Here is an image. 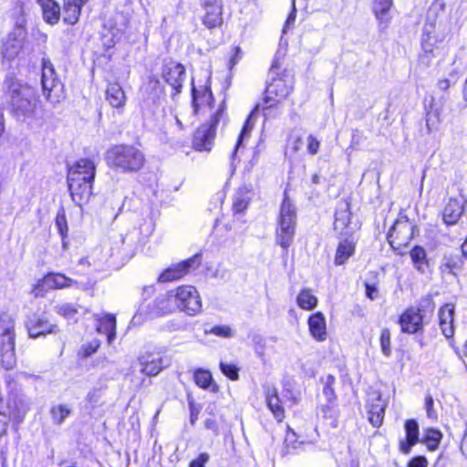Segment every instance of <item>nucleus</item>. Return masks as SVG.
<instances>
[{"mask_svg":"<svg viewBox=\"0 0 467 467\" xmlns=\"http://www.w3.org/2000/svg\"><path fill=\"white\" fill-rule=\"evenodd\" d=\"M444 7L441 1H435L428 10L427 22L423 26L421 39L422 52L420 55V64L426 67L432 63L433 58L441 54V45L450 34L449 26L435 19L440 12H444Z\"/></svg>","mask_w":467,"mask_h":467,"instance_id":"1","label":"nucleus"},{"mask_svg":"<svg viewBox=\"0 0 467 467\" xmlns=\"http://www.w3.org/2000/svg\"><path fill=\"white\" fill-rule=\"evenodd\" d=\"M107 164L123 173L140 171L145 162L142 151L130 144H118L110 147L105 154Z\"/></svg>","mask_w":467,"mask_h":467,"instance_id":"2","label":"nucleus"},{"mask_svg":"<svg viewBox=\"0 0 467 467\" xmlns=\"http://www.w3.org/2000/svg\"><path fill=\"white\" fill-rule=\"evenodd\" d=\"M293 89V80L288 76L274 78L265 89V99L257 105L265 118L274 117L280 113L279 106Z\"/></svg>","mask_w":467,"mask_h":467,"instance_id":"3","label":"nucleus"},{"mask_svg":"<svg viewBox=\"0 0 467 467\" xmlns=\"http://www.w3.org/2000/svg\"><path fill=\"white\" fill-rule=\"evenodd\" d=\"M296 208L293 202L285 193L281 203L277 225L275 228V243L287 252L296 234Z\"/></svg>","mask_w":467,"mask_h":467,"instance_id":"4","label":"nucleus"},{"mask_svg":"<svg viewBox=\"0 0 467 467\" xmlns=\"http://www.w3.org/2000/svg\"><path fill=\"white\" fill-rule=\"evenodd\" d=\"M10 106L17 117L31 116L36 108V91L33 88L10 78L6 80Z\"/></svg>","mask_w":467,"mask_h":467,"instance_id":"5","label":"nucleus"},{"mask_svg":"<svg viewBox=\"0 0 467 467\" xmlns=\"http://www.w3.org/2000/svg\"><path fill=\"white\" fill-rule=\"evenodd\" d=\"M16 320L7 312L0 313V364L5 369H12L16 364Z\"/></svg>","mask_w":467,"mask_h":467,"instance_id":"6","label":"nucleus"},{"mask_svg":"<svg viewBox=\"0 0 467 467\" xmlns=\"http://www.w3.org/2000/svg\"><path fill=\"white\" fill-rule=\"evenodd\" d=\"M41 83L43 95L51 104H57L64 99L63 85L57 78L53 65L47 59L42 61Z\"/></svg>","mask_w":467,"mask_h":467,"instance_id":"7","label":"nucleus"},{"mask_svg":"<svg viewBox=\"0 0 467 467\" xmlns=\"http://www.w3.org/2000/svg\"><path fill=\"white\" fill-rule=\"evenodd\" d=\"M224 112V105L222 103L208 123L202 125L195 131L192 144L196 150L210 151L216 136V127Z\"/></svg>","mask_w":467,"mask_h":467,"instance_id":"8","label":"nucleus"},{"mask_svg":"<svg viewBox=\"0 0 467 467\" xmlns=\"http://www.w3.org/2000/svg\"><path fill=\"white\" fill-rule=\"evenodd\" d=\"M134 227L126 234H120V242L128 250L136 248L139 244L145 243L147 239L153 234L155 224L150 217L136 216L134 220Z\"/></svg>","mask_w":467,"mask_h":467,"instance_id":"9","label":"nucleus"},{"mask_svg":"<svg viewBox=\"0 0 467 467\" xmlns=\"http://www.w3.org/2000/svg\"><path fill=\"white\" fill-rule=\"evenodd\" d=\"M178 309L176 298L174 297L173 291H168L167 293L159 296L152 302L150 310L145 312L143 307L140 306L138 312L132 317V324H140L142 320V316L145 315L149 317H154L163 315H168Z\"/></svg>","mask_w":467,"mask_h":467,"instance_id":"10","label":"nucleus"},{"mask_svg":"<svg viewBox=\"0 0 467 467\" xmlns=\"http://www.w3.org/2000/svg\"><path fill=\"white\" fill-rule=\"evenodd\" d=\"M141 103L143 110L153 111L164 99V88L156 76H149L147 81L140 89Z\"/></svg>","mask_w":467,"mask_h":467,"instance_id":"11","label":"nucleus"},{"mask_svg":"<svg viewBox=\"0 0 467 467\" xmlns=\"http://www.w3.org/2000/svg\"><path fill=\"white\" fill-rule=\"evenodd\" d=\"M172 291L176 298L178 309L189 316H195L201 312L202 301L195 287L183 285Z\"/></svg>","mask_w":467,"mask_h":467,"instance_id":"12","label":"nucleus"},{"mask_svg":"<svg viewBox=\"0 0 467 467\" xmlns=\"http://www.w3.org/2000/svg\"><path fill=\"white\" fill-rule=\"evenodd\" d=\"M77 284V281L60 273H48L39 279L33 286L31 294L35 297H42L52 289H63Z\"/></svg>","mask_w":467,"mask_h":467,"instance_id":"13","label":"nucleus"},{"mask_svg":"<svg viewBox=\"0 0 467 467\" xmlns=\"http://www.w3.org/2000/svg\"><path fill=\"white\" fill-rule=\"evenodd\" d=\"M413 223L407 217H400L388 234L389 244L394 249L406 246L413 238Z\"/></svg>","mask_w":467,"mask_h":467,"instance_id":"14","label":"nucleus"},{"mask_svg":"<svg viewBox=\"0 0 467 467\" xmlns=\"http://www.w3.org/2000/svg\"><path fill=\"white\" fill-rule=\"evenodd\" d=\"M161 76L164 81L171 88V97L181 93L182 83L186 78L184 67L172 60L166 61L162 66Z\"/></svg>","mask_w":467,"mask_h":467,"instance_id":"15","label":"nucleus"},{"mask_svg":"<svg viewBox=\"0 0 467 467\" xmlns=\"http://www.w3.org/2000/svg\"><path fill=\"white\" fill-rule=\"evenodd\" d=\"M26 32L24 26H18L3 40L1 54L6 60H13L21 52L26 40Z\"/></svg>","mask_w":467,"mask_h":467,"instance_id":"16","label":"nucleus"},{"mask_svg":"<svg viewBox=\"0 0 467 467\" xmlns=\"http://www.w3.org/2000/svg\"><path fill=\"white\" fill-rule=\"evenodd\" d=\"M201 262V255L195 254L187 260L171 265L159 275L158 280L162 283L178 280L190 271L199 267Z\"/></svg>","mask_w":467,"mask_h":467,"instance_id":"17","label":"nucleus"},{"mask_svg":"<svg viewBox=\"0 0 467 467\" xmlns=\"http://www.w3.org/2000/svg\"><path fill=\"white\" fill-rule=\"evenodd\" d=\"M204 10L202 23L208 28H214L223 23V3L221 0H200Z\"/></svg>","mask_w":467,"mask_h":467,"instance_id":"18","label":"nucleus"},{"mask_svg":"<svg viewBox=\"0 0 467 467\" xmlns=\"http://www.w3.org/2000/svg\"><path fill=\"white\" fill-rule=\"evenodd\" d=\"M423 317L417 307H409L400 317L399 323L403 333L415 334L423 328Z\"/></svg>","mask_w":467,"mask_h":467,"instance_id":"19","label":"nucleus"},{"mask_svg":"<svg viewBox=\"0 0 467 467\" xmlns=\"http://www.w3.org/2000/svg\"><path fill=\"white\" fill-rule=\"evenodd\" d=\"M96 166L89 159H80L68 170L67 178L80 179L81 182H93Z\"/></svg>","mask_w":467,"mask_h":467,"instance_id":"20","label":"nucleus"},{"mask_svg":"<svg viewBox=\"0 0 467 467\" xmlns=\"http://www.w3.org/2000/svg\"><path fill=\"white\" fill-rule=\"evenodd\" d=\"M26 327L30 337L36 338L43 335L55 332L56 325L50 323L43 315H32L26 321Z\"/></svg>","mask_w":467,"mask_h":467,"instance_id":"21","label":"nucleus"},{"mask_svg":"<svg viewBox=\"0 0 467 467\" xmlns=\"http://www.w3.org/2000/svg\"><path fill=\"white\" fill-rule=\"evenodd\" d=\"M67 182L72 200L77 205L81 206L88 202L93 182H81L80 179L75 178H67Z\"/></svg>","mask_w":467,"mask_h":467,"instance_id":"22","label":"nucleus"},{"mask_svg":"<svg viewBox=\"0 0 467 467\" xmlns=\"http://www.w3.org/2000/svg\"><path fill=\"white\" fill-rule=\"evenodd\" d=\"M96 330L99 334L107 336L109 344H112L116 338V317L111 314L95 315Z\"/></svg>","mask_w":467,"mask_h":467,"instance_id":"23","label":"nucleus"},{"mask_svg":"<svg viewBox=\"0 0 467 467\" xmlns=\"http://www.w3.org/2000/svg\"><path fill=\"white\" fill-rule=\"evenodd\" d=\"M454 310L455 306L451 303L444 304L439 309L440 327L447 338H451L454 335Z\"/></svg>","mask_w":467,"mask_h":467,"instance_id":"24","label":"nucleus"},{"mask_svg":"<svg viewBox=\"0 0 467 467\" xmlns=\"http://www.w3.org/2000/svg\"><path fill=\"white\" fill-rule=\"evenodd\" d=\"M265 403L276 420L282 421L285 418V410L278 397L277 389L274 386L265 387Z\"/></svg>","mask_w":467,"mask_h":467,"instance_id":"25","label":"nucleus"},{"mask_svg":"<svg viewBox=\"0 0 467 467\" xmlns=\"http://www.w3.org/2000/svg\"><path fill=\"white\" fill-rule=\"evenodd\" d=\"M310 335L318 342L327 339V322L321 312L312 314L307 320Z\"/></svg>","mask_w":467,"mask_h":467,"instance_id":"26","label":"nucleus"},{"mask_svg":"<svg viewBox=\"0 0 467 467\" xmlns=\"http://www.w3.org/2000/svg\"><path fill=\"white\" fill-rule=\"evenodd\" d=\"M140 370L146 375L155 376L166 366L159 353L143 355L140 358Z\"/></svg>","mask_w":467,"mask_h":467,"instance_id":"27","label":"nucleus"},{"mask_svg":"<svg viewBox=\"0 0 467 467\" xmlns=\"http://www.w3.org/2000/svg\"><path fill=\"white\" fill-rule=\"evenodd\" d=\"M464 202L462 198H450L443 209V221L446 224H455L463 213Z\"/></svg>","mask_w":467,"mask_h":467,"instance_id":"28","label":"nucleus"},{"mask_svg":"<svg viewBox=\"0 0 467 467\" xmlns=\"http://www.w3.org/2000/svg\"><path fill=\"white\" fill-rule=\"evenodd\" d=\"M192 106L193 111L197 114L202 109L208 108L211 109L213 105V98L209 87H203L197 89L192 87Z\"/></svg>","mask_w":467,"mask_h":467,"instance_id":"29","label":"nucleus"},{"mask_svg":"<svg viewBox=\"0 0 467 467\" xmlns=\"http://www.w3.org/2000/svg\"><path fill=\"white\" fill-rule=\"evenodd\" d=\"M391 7L392 0H374L373 12L379 22L380 30L386 29L391 21Z\"/></svg>","mask_w":467,"mask_h":467,"instance_id":"30","label":"nucleus"},{"mask_svg":"<svg viewBox=\"0 0 467 467\" xmlns=\"http://www.w3.org/2000/svg\"><path fill=\"white\" fill-rule=\"evenodd\" d=\"M425 108L426 127L428 132L431 133L437 130L439 128V125L441 123V114L442 111V108L434 101V99L432 97L431 98L430 101H425Z\"/></svg>","mask_w":467,"mask_h":467,"instance_id":"31","label":"nucleus"},{"mask_svg":"<svg viewBox=\"0 0 467 467\" xmlns=\"http://www.w3.org/2000/svg\"><path fill=\"white\" fill-rule=\"evenodd\" d=\"M404 427L406 438L400 441V450L402 453L409 454L411 447L419 441V425L415 420H407Z\"/></svg>","mask_w":467,"mask_h":467,"instance_id":"32","label":"nucleus"},{"mask_svg":"<svg viewBox=\"0 0 467 467\" xmlns=\"http://www.w3.org/2000/svg\"><path fill=\"white\" fill-rule=\"evenodd\" d=\"M356 242L352 235L341 240L337 245L334 263L337 265H344L354 254Z\"/></svg>","mask_w":467,"mask_h":467,"instance_id":"33","label":"nucleus"},{"mask_svg":"<svg viewBox=\"0 0 467 467\" xmlns=\"http://www.w3.org/2000/svg\"><path fill=\"white\" fill-rule=\"evenodd\" d=\"M89 0H64L63 19L67 24L75 25L79 18L82 6Z\"/></svg>","mask_w":467,"mask_h":467,"instance_id":"34","label":"nucleus"},{"mask_svg":"<svg viewBox=\"0 0 467 467\" xmlns=\"http://www.w3.org/2000/svg\"><path fill=\"white\" fill-rule=\"evenodd\" d=\"M314 446L311 441H299L296 433L288 430L285 438V451L286 454L305 451Z\"/></svg>","mask_w":467,"mask_h":467,"instance_id":"35","label":"nucleus"},{"mask_svg":"<svg viewBox=\"0 0 467 467\" xmlns=\"http://www.w3.org/2000/svg\"><path fill=\"white\" fill-rule=\"evenodd\" d=\"M385 401L379 395L368 403V420L374 427L381 425L385 414Z\"/></svg>","mask_w":467,"mask_h":467,"instance_id":"36","label":"nucleus"},{"mask_svg":"<svg viewBox=\"0 0 467 467\" xmlns=\"http://www.w3.org/2000/svg\"><path fill=\"white\" fill-rule=\"evenodd\" d=\"M106 99L112 108L120 109L124 107L126 96L119 84L111 83L108 86Z\"/></svg>","mask_w":467,"mask_h":467,"instance_id":"37","label":"nucleus"},{"mask_svg":"<svg viewBox=\"0 0 467 467\" xmlns=\"http://www.w3.org/2000/svg\"><path fill=\"white\" fill-rule=\"evenodd\" d=\"M42 7L43 17L45 21L50 25H55L60 17V7L53 0H37Z\"/></svg>","mask_w":467,"mask_h":467,"instance_id":"38","label":"nucleus"},{"mask_svg":"<svg viewBox=\"0 0 467 467\" xmlns=\"http://www.w3.org/2000/svg\"><path fill=\"white\" fill-rule=\"evenodd\" d=\"M252 197L253 192L251 188L247 186L239 188L234 197L233 211L235 213H243L248 207Z\"/></svg>","mask_w":467,"mask_h":467,"instance_id":"39","label":"nucleus"},{"mask_svg":"<svg viewBox=\"0 0 467 467\" xmlns=\"http://www.w3.org/2000/svg\"><path fill=\"white\" fill-rule=\"evenodd\" d=\"M414 267L420 273H425L429 267L426 251L421 246H415L410 253Z\"/></svg>","mask_w":467,"mask_h":467,"instance_id":"40","label":"nucleus"},{"mask_svg":"<svg viewBox=\"0 0 467 467\" xmlns=\"http://www.w3.org/2000/svg\"><path fill=\"white\" fill-rule=\"evenodd\" d=\"M317 298L309 288L299 292L296 297L297 306L304 310H312L317 306Z\"/></svg>","mask_w":467,"mask_h":467,"instance_id":"41","label":"nucleus"},{"mask_svg":"<svg viewBox=\"0 0 467 467\" xmlns=\"http://www.w3.org/2000/svg\"><path fill=\"white\" fill-rule=\"evenodd\" d=\"M193 378L196 385L200 388L205 389L211 388V390L213 392L217 390V386L213 382L212 374L209 370L198 368L195 370Z\"/></svg>","mask_w":467,"mask_h":467,"instance_id":"42","label":"nucleus"},{"mask_svg":"<svg viewBox=\"0 0 467 467\" xmlns=\"http://www.w3.org/2000/svg\"><path fill=\"white\" fill-rule=\"evenodd\" d=\"M304 144L303 135L299 132H292L287 140L285 156L292 158L302 149Z\"/></svg>","mask_w":467,"mask_h":467,"instance_id":"43","label":"nucleus"},{"mask_svg":"<svg viewBox=\"0 0 467 467\" xmlns=\"http://www.w3.org/2000/svg\"><path fill=\"white\" fill-rule=\"evenodd\" d=\"M70 413L71 409L65 404L55 405L50 409L51 419L56 425H61Z\"/></svg>","mask_w":467,"mask_h":467,"instance_id":"44","label":"nucleus"},{"mask_svg":"<svg viewBox=\"0 0 467 467\" xmlns=\"http://www.w3.org/2000/svg\"><path fill=\"white\" fill-rule=\"evenodd\" d=\"M260 109H257V106L255 107V109L250 113V115L248 116L243 129H242V131L238 137V140L236 142V145H235V148H234V150L233 152V157L236 154V151L238 150V148L241 146L242 144V141L246 138L248 137L250 131L252 130V129L254 128V117L256 115V113L259 111Z\"/></svg>","mask_w":467,"mask_h":467,"instance_id":"45","label":"nucleus"},{"mask_svg":"<svg viewBox=\"0 0 467 467\" xmlns=\"http://www.w3.org/2000/svg\"><path fill=\"white\" fill-rule=\"evenodd\" d=\"M442 434L437 429H427L424 433L423 442L430 451H435L441 442Z\"/></svg>","mask_w":467,"mask_h":467,"instance_id":"46","label":"nucleus"},{"mask_svg":"<svg viewBox=\"0 0 467 467\" xmlns=\"http://www.w3.org/2000/svg\"><path fill=\"white\" fill-rule=\"evenodd\" d=\"M460 268V259L456 255H445L441 264V270L442 273H449L455 275V272Z\"/></svg>","mask_w":467,"mask_h":467,"instance_id":"47","label":"nucleus"},{"mask_svg":"<svg viewBox=\"0 0 467 467\" xmlns=\"http://www.w3.org/2000/svg\"><path fill=\"white\" fill-rule=\"evenodd\" d=\"M205 334L214 335L222 338H232L235 336V330L228 325H219L206 329Z\"/></svg>","mask_w":467,"mask_h":467,"instance_id":"48","label":"nucleus"},{"mask_svg":"<svg viewBox=\"0 0 467 467\" xmlns=\"http://www.w3.org/2000/svg\"><path fill=\"white\" fill-rule=\"evenodd\" d=\"M350 223V213L348 210L337 211L335 213V229L344 231L348 228Z\"/></svg>","mask_w":467,"mask_h":467,"instance_id":"49","label":"nucleus"},{"mask_svg":"<svg viewBox=\"0 0 467 467\" xmlns=\"http://www.w3.org/2000/svg\"><path fill=\"white\" fill-rule=\"evenodd\" d=\"M11 420V410L8 406L0 404V438L6 434Z\"/></svg>","mask_w":467,"mask_h":467,"instance_id":"50","label":"nucleus"},{"mask_svg":"<svg viewBox=\"0 0 467 467\" xmlns=\"http://www.w3.org/2000/svg\"><path fill=\"white\" fill-rule=\"evenodd\" d=\"M56 312L67 319L73 318L78 313V307L71 303H62L55 306Z\"/></svg>","mask_w":467,"mask_h":467,"instance_id":"51","label":"nucleus"},{"mask_svg":"<svg viewBox=\"0 0 467 467\" xmlns=\"http://www.w3.org/2000/svg\"><path fill=\"white\" fill-rule=\"evenodd\" d=\"M99 347L100 340L98 338H93L81 346L80 349L78 350V356L81 358L90 357L92 354L98 351Z\"/></svg>","mask_w":467,"mask_h":467,"instance_id":"52","label":"nucleus"},{"mask_svg":"<svg viewBox=\"0 0 467 467\" xmlns=\"http://www.w3.org/2000/svg\"><path fill=\"white\" fill-rule=\"evenodd\" d=\"M379 341L383 355L389 357L391 355L390 331L388 328L381 330Z\"/></svg>","mask_w":467,"mask_h":467,"instance_id":"53","label":"nucleus"},{"mask_svg":"<svg viewBox=\"0 0 467 467\" xmlns=\"http://www.w3.org/2000/svg\"><path fill=\"white\" fill-rule=\"evenodd\" d=\"M221 371L232 380L238 379V368L234 364L220 363Z\"/></svg>","mask_w":467,"mask_h":467,"instance_id":"54","label":"nucleus"},{"mask_svg":"<svg viewBox=\"0 0 467 467\" xmlns=\"http://www.w3.org/2000/svg\"><path fill=\"white\" fill-rule=\"evenodd\" d=\"M306 150L310 155H316L320 148V141L312 134H309L306 140Z\"/></svg>","mask_w":467,"mask_h":467,"instance_id":"55","label":"nucleus"},{"mask_svg":"<svg viewBox=\"0 0 467 467\" xmlns=\"http://www.w3.org/2000/svg\"><path fill=\"white\" fill-rule=\"evenodd\" d=\"M56 225L58 229L59 234L64 239L67 233V219L64 212L57 213L56 218Z\"/></svg>","mask_w":467,"mask_h":467,"instance_id":"56","label":"nucleus"},{"mask_svg":"<svg viewBox=\"0 0 467 467\" xmlns=\"http://www.w3.org/2000/svg\"><path fill=\"white\" fill-rule=\"evenodd\" d=\"M335 382V378L333 376L327 377V382L323 389L324 395L327 397L329 402H332L336 400V394L332 388V384Z\"/></svg>","mask_w":467,"mask_h":467,"instance_id":"57","label":"nucleus"},{"mask_svg":"<svg viewBox=\"0 0 467 467\" xmlns=\"http://www.w3.org/2000/svg\"><path fill=\"white\" fill-rule=\"evenodd\" d=\"M96 254H97V251H95L92 254L85 257V258H81L78 262L79 265H88V266H93L94 269L96 270H99L102 264L100 262H97L96 260Z\"/></svg>","mask_w":467,"mask_h":467,"instance_id":"58","label":"nucleus"},{"mask_svg":"<svg viewBox=\"0 0 467 467\" xmlns=\"http://www.w3.org/2000/svg\"><path fill=\"white\" fill-rule=\"evenodd\" d=\"M433 406H434L433 399L431 395H428L425 398V408H426L427 416H428V418H430L431 420H437L438 414L435 411V410L433 409Z\"/></svg>","mask_w":467,"mask_h":467,"instance_id":"59","label":"nucleus"},{"mask_svg":"<svg viewBox=\"0 0 467 467\" xmlns=\"http://www.w3.org/2000/svg\"><path fill=\"white\" fill-rule=\"evenodd\" d=\"M209 460L210 455L207 452H202L196 459L190 462L189 467H205Z\"/></svg>","mask_w":467,"mask_h":467,"instance_id":"60","label":"nucleus"},{"mask_svg":"<svg viewBox=\"0 0 467 467\" xmlns=\"http://www.w3.org/2000/svg\"><path fill=\"white\" fill-rule=\"evenodd\" d=\"M253 343L254 345L255 352L262 356L265 348V340L260 335H254L253 337Z\"/></svg>","mask_w":467,"mask_h":467,"instance_id":"61","label":"nucleus"},{"mask_svg":"<svg viewBox=\"0 0 467 467\" xmlns=\"http://www.w3.org/2000/svg\"><path fill=\"white\" fill-rule=\"evenodd\" d=\"M407 467H428V461L424 456H416L409 462Z\"/></svg>","mask_w":467,"mask_h":467,"instance_id":"62","label":"nucleus"},{"mask_svg":"<svg viewBox=\"0 0 467 467\" xmlns=\"http://www.w3.org/2000/svg\"><path fill=\"white\" fill-rule=\"evenodd\" d=\"M379 291L375 285L366 284V295L370 299L378 297Z\"/></svg>","mask_w":467,"mask_h":467,"instance_id":"63","label":"nucleus"},{"mask_svg":"<svg viewBox=\"0 0 467 467\" xmlns=\"http://www.w3.org/2000/svg\"><path fill=\"white\" fill-rule=\"evenodd\" d=\"M462 452L467 457V430L464 432L461 444Z\"/></svg>","mask_w":467,"mask_h":467,"instance_id":"64","label":"nucleus"}]
</instances>
